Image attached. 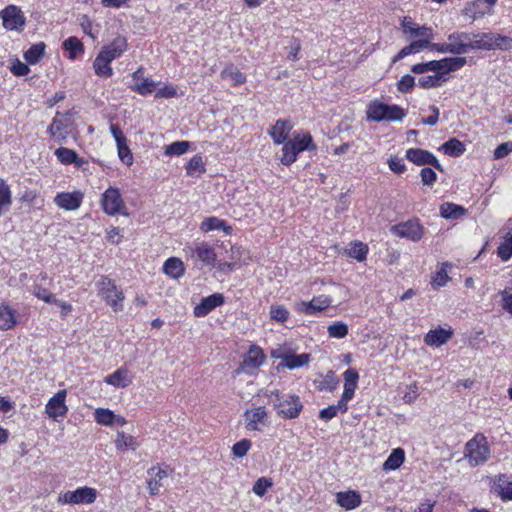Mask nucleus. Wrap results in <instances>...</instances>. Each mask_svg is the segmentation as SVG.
<instances>
[{"mask_svg": "<svg viewBox=\"0 0 512 512\" xmlns=\"http://www.w3.org/2000/svg\"><path fill=\"white\" fill-rule=\"evenodd\" d=\"M71 116V112H57L49 125L47 132L56 143L64 144L70 136L73 126Z\"/></svg>", "mask_w": 512, "mask_h": 512, "instance_id": "obj_9", "label": "nucleus"}, {"mask_svg": "<svg viewBox=\"0 0 512 512\" xmlns=\"http://www.w3.org/2000/svg\"><path fill=\"white\" fill-rule=\"evenodd\" d=\"M10 70L15 76H25L30 72L29 67L18 59L12 62Z\"/></svg>", "mask_w": 512, "mask_h": 512, "instance_id": "obj_60", "label": "nucleus"}, {"mask_svg": "<svg viewBox=\"0 0 512 512\" xmlns=\"http://www.w3.org/2000/svg\"><path fill=\"white\" fill-rule=\"evenodd\" d=\"M344 390L343 395L344 398H353L356 387H357V381L359 378L358 372L355 369H347L344 374Z\"/></svg>", "mask_w": 512, "mask_h": 512, "instance_id": "obj_36", "label": "nucleus"}, {"mask_svg": "<svg viewBox=\"0 0 512 512\" xmlns=\"http://www.w3.org/2000/svg\"><path fill=\"white\" fill-rule=\"evenodd\" d=\"M63 48L68 52V57L75 60L78 56L84 53V46L82 42L74 36L68 37L63 42Z\"/></svg>", "mask_w": 512, "mask_h": 512, "instance_id": "obj_40", "label": "nucleus"}, {"mask_svg": "<svg viewBox=\"0 0 512 512\" xmlns=\"http://www.w3.org/2000/svg\"><path fill=\"white\" fill-rule=\"evenodd\" d=\"M419 396V389L416 383L407 386V390L403 396L405 403H413Z\"/></svg>", "mask_w": 512, "mask_h": 512, "instance_id": "obj_61", "label": "nucleus"}, {"mask_svg": "<svg viewBox=\"0 0 512 512\" xmlns=\"http://www.w3.org/2000/svg\"><path fill=\"white\" fill-rule=\"evenodd\" d=\"M465 64V57H450L415 64L411 67V71L415 74L433 72L432 75H423L418 78V85L421 88L430 89L440 87L448 81L451 72L461 69Z\"/></svg>", "mask_w": 512, "mask_h": 512, "instance_id": "obj_1", "label": "nucleus"}, {"mask_svg": "<svg viewBox=\"0 0 512 512\" xmlns=\"http://www.w3.org/2000/svg\"><path fill=\"white\" fill-rule=\"evenodd\" d=\"M100 205L103 212L108 216L123 215L129 216L128 208L122 198L120 190L116 187L107 188L101 195Z\"/></svg>", "mask_w": 512, "mask_h": 512, "instance_id": "obj_7", "label": "nucleus"}, {"mask_svg": "<svg viewBox=\"0 0 512 512\" xmlns=\"http://www.w3.org/2000/svg\"><path fill=\"white\" fill-rule=\"evenodd\" d=\"M278 358L282 360L281 365L290 370L306 366L311 360V356L308 353L293 354L291 352H284Z\"/></svg>", "mask_w": 512, "mask_h": 512, "instance_id": "obj_25", "label": "nucleus"}, {"mask_svg": "<svg viewBox=\"0 0 512 512\" xmlns=\"http://www.w3.org/2000/svg\"><path fill=\"white\" fill-rule=\"evenodd\" d=\"M16 323L15 311L8 306H2V330L11 329Z\"/></svg>", "mask_w": 512, "mask_h": 512, "instance_id": "obj_49", "label": "nucleus"}, {"mask_svg": "<svg viewBox=\"0 0 512 512\" xmlns=\"http://www.w3.org/2000/svg\"><path fill=\"white\" fill-rule=\"evenodd\" d=\"M245 427L249 431H262L269 425L268 413L264 406L248 409L244 413Z\"/></svg>", "mask_w": 512, "mask_h": 512, "instance_id": "obj_14", "label": "nucleus"}, {"mask_svg": "<svg viewBox=\"0 0 512 512\" xmlns=\"http://www.w3.org/2000/svg\"><path fill=\"white\" fill-rule=\"evenodd\" d=\"M114 412L110 409L97 408L94 411L95 421L103 426H112Z\"/></svg>", "mask_w": 512, "mask_h": 512, "instance_id": "obj_47", "label": "nucleus"}, {"mask_svg": "<svg viewBox=\"0 0 512 512\" xmlns=\"http://www.w3.org/2000/svg\"><path fill=\"white\" fill-rule=\"evenodd\" d=\"M111 60L103 53L99 52L93 62V69L97 76L101 78H109L113 75V68L111 67Z\"/></svg>", "mask_w": 512, "mask_h": 512, "instance_id": "obj_33", "label": "nucleus"}, {"mask_svg": "<svg viewBox=\"0 0 512 512\" xmlns=\"http://www.w3.org/2000/svg\"><path fill=\"white\" fill-rule=\"evenodd\" d=\"M259 395L267 397L268 404L272 405L277 414L285 419H295L299 417L303 404L300 398L295 394L283 393L279 390H261Z\"/></svg>", "mask_w": 512, "mask_h": 512, "instance_id": "obj_2", "label": "nucleus"}, {"mask_svg": "<svg viewBox=\"0 0 512 512\" xmlns=\"http://www.w3.org/2000/svg\"><path fill=\"white\" fill-rule=\"evenodd\" d=\"M104 382L116 388H126L132 383V376L125 367H120L104 378Z\"/></svg>", "mask_w": 512, "mask_h": 512, "instance_id": "obj_30", "label": "nucleus"}, {"mask_svg": "<svg viewBox=\"0 0 512 512\" xmlns=\"http://www.w3.org/2000/svg\"><path fill=\"white\" fill-rule=\"evenodd\" d=\"M220 77L223 80H230L233 86H238L246 82V76L239 71L234 65H229L225 67L221 73Z\"/></svg>", "mask_w": 512, "mask_h": 512, "instance_id": "obj_38", "label": "nucleus"}, {"mask_svg": "<svg viewBox=\"0 0 512 512\" xmlns=\"http://www.w3.org/2000/svg\"><path fill=\"white\" fill-rule=\"evenodd\" d=\"M465 456L472 466L485 463L490 456L488 441L483 434H476L466 443Z\"/></svg>", "mask_w": 512, "mask_h": 512, "instance_id": "obj_8", "label": "nucleus"}, {"mask_svg": "<svg viewBox=\"0 0 512 512\" xmlns=\"http://www.w3.org/2000/svg\"><path fill=\"white\" fill-rule=\"evenodd\" d=\"M54 154L58 161L63 165H70L76 159V152L66 147L56 149Z\"/></svg>", "mask_w": 512, "mask_h": 512, "instance_id": "obj_48", "label": "nucleus"}, {"mask_svg": "<svg viewBox=\"0 0 512 512\" xmlns=\"http://www.w3.org/2000/svg\"><path fill=\"white\" fill-rule=\"evenodd\" d=\"M415 85V79L413 76L406 74L401 77V79L397 83V89L401 93H408L412 91Z\"/></svg>", "mask_w": 512, "mask_h": 512, "instance_id": "obj_57", "label": "nucleus"}, {"mask_svg": "<svg viewBox=\"0 0 512 512\" xmlns=\"http://www.w3.org/2000/svg\"><path fill=\"white\" fill-rule=\"evenodd\" d=\"M98 492L95 488L84 486L76 490H68L58 495L59 504H92L97 499Z\"/></svg>", "mask_w": 512, "mask_h": 512, "instance_id": "obj_10", "label": "nucleus"}, {"mask_svg": "<svg viewBox=\"0 0 512 512\" xmlns=\"http://www.w3.org/2000/svg\"><path fill=\"white\" fill-rule=\"evenodd\" d=\"M191 257L201 261L204 265L214 266L216 253L214 248L207 242H200L190 247Z\"/></svg>", "mask_w": 512, "mask_h": 512, "instance_id": "obj_21", "label": "nucleus"}, {"mask_svg": "<svg viewBox=\"0 0 512 512\" xmlns=\"http://www.w3.org/2000/svg\"><path fill=\"white\" fill-rule=\"evenodd\" d=\"M327 332L332 338L342 339L348 334V327L343 322H335L328 326Z\"/></svg>", "mask_w": 512, "mask_h": 512, "instance_id": "obj_52", "label": "nucleus"}, {"mask_svg": "<svg viewBox=\"0 0 512 512\" xmlns=\"http://www.w3.org/2000/svg\"><path fill=\"white\" fill-rule=\"evenodd\" d=\"M33 295L46 303L56 302L55 296L39 282H34Z\"/></svg>", "mask_w": 512, "mask_h": 512, "instance_id": "obj_50", "label": "nucleus"}, {"mask_svg": "<svg viewBox=\"0 0 512 512\" xmlns=\"http://www.w3.org/2000/svg\"><path fill=\"white\" fill-rule=\"evenodd\" d=\"M177 94L176 88L172 85H165L159 89L156 88L155 97L156 98H172Z\"/></svg>", "mask_w": 512, "mask_h": 512, "instance_id": "obj_62", "label": "nucleus"}, {"mask_svg": "<svg viewBox=\"0 0 512 512\" xmlns=\"http://www.w3.org/2000/svg\"><path fill=\"white\" fill-rule=\"evenodd\" d=\"M440 150L451 157H459L465 152V146L460 140L452 138L446 141Z\"/></svg>", "mask_w": 512, "mask_h": 512, "instance_id": "obj_42", "label": "nucleus"}, {"mask_svg": "<svg viewBox=\"0 0 512 512\" xmlns=\"http://www.w3.org/2000/svg\"><path fill=\"white\" fill-rule=\"evenodd\" d=\"M367 119L375 122H396L402 121L406 111L398 105H388L378 100H373L367 106Z\"/></svg>", "mask_w": 512, "mask_h": 512, "instance_id": "obj_4", "label": "nucleus"}, {"mask_svg": "<svg viewBox=\"0 0 512 512\" xmlns=\"http://www.w3.org/2000/svg\"><path fill=\"white\" fill-rule=\"evenodd\" d=\"M497 255L502 261H508L512 257V235H509L499 245Z\"/></svg>", "mask_w": 512, "mask_h": 512, "instance_id": "obj_51", "label": "nucleus"}, {"mask_svg": "<svg viewBox=\"0 0 512 512\" xmlns=\"http://www.w3.org/2000/svg\"><path fill=\"white\" fill-rule=\"evenodd\" d=\"M66 394V390H60L49 399L45 406V412L49 418L57 420L59 417L66 415L68 411V407L65 403Z\"/></svg>", "mask_w": 512, "mask_h": 512, "instance_id": "obj_17", "label": "nucleus"}, {"mask_svg": "<svg viewBox=\"0 0 512 512\" xmlns=\"http://www.w3.org/2000/svg\"><path fill=\"white\" fill-rule=\"evenodd\" d=\"M451 54L461 55L471 50V34L466 32H453L447 37Z\"/></svg>", "mask_w": 512, "mask_h": 512, "instance_id": "obj_20", "label": "nucleus"}, {"mask_svg": "<svg viewBox=\"0 0 512 512\" xmlns=\"http://www.w3.org/2000/svg\"><path fill=\"white\" fill-rule=\"evenodd\" d=\"M143 73V68H139L132 74V79L135 83L131 89L141 96H147L156 91L158 83L149 77L145 78Z\"/></svg>", "mask_w": 512, "mask_h": 512, "instance_id": "obj_18", "label": "nucleus"}, {"mask_svg": "<svg viewBox=\"0 0 512 512\" xmlns=\"http://www.w3.org/2000/svg\"><path fill=\"white\" fill-rule=\"evenodd\" d=\"M200 230L205 233L214 230H223L225 234L229 235L232 232V227L227 225V223L224 220L212 216L205 218L202 221L200 225Z\"/></svg>", "mask_w": 512, "mask_h": 512, "instance_id": "obj_35", "label": "nucleus"}, {"mask_svg": "<svg viewBox=\"0 0 512 512\" xmlns=\"http://www.w3.org/2000/svg\"><path fill=\"white\" fill-rule=\"evenodd\" d=\"M115 447L119 451L132 450L135 451L139 447V443L136 438L124 433L123 431H117L115 439Z\"/></svg>", "mask_w": 512, "mask_h": 512, "instance_id": "obj_37", "label": "nucleus"}, {"mask_svg": "<svg viewBox=\"0 0 512 512\" xmlns=\"http://www.w3.org/2000/svg\"><path fill=\"white\" fill-rule=\"evenodd\" d=\"M171 469L161 468L160 466H153L148 470L150 479L148 480V490L150 494L156 495L159 493L160 488L164 486L163 481L168 477Z\"/></svg>", "mask_w": 512, "mask_h": 512, "instance_id": "obj_22", "label": "nucleus"}, {"mask_svg": "<svg viewBox=\"0 0 512 512\" xmlns=\"http://www.w3.org/2000/svg\"><path fill=\"white\" fill-rule=\"evenodd\" d=\"M404 34L410 38L433 37L431 27L419 26L411 18L404 17L401 23Z\"/></svg>", "mask_w": 512, "mask_h": 512, "instance_id": "obj_26", "label": "nucleus"}, {"mask_svg": "<svg viewBox=\"0 0 512 512\" xmlns=\"http://www.w3.org/2000/svg\"><path fill=\"white\" fill-rule=\"evenodd\" d=\"M452 335L453 333L450 329L446 330L443 328H437L434 330H430L425 335L424 343L430 347H439L448 342L451 339Z\"/></svg>", "mask_w": 512, "mask_h": 512, "instance_id": "obj_31", "label": "nucleus"}, {"mask_svg": "<svg viewBox=\"0 0 512 512\" xmlns=\"http://www.w3.org/2000/svg\"><path fill=\"white\" fill-rule=\"evenodd\" d=\"M512 151V141L504 142L497 146L494 150V158L501 159L507 156Z\"/></svg>", "mask_w": 512, "mask_h": 512, "instance_id": "obj_63", "label": "nucleus"}, {"mask_svg": "<svg viewBox=\"0 0 512 512\" xmlns=\"http://www.w3.org/2000/svg\"><path fill=\"white\" fill-rule=\"evenodd\" d=\"M163 271L166 275L178 279L184 274L183 262L178 258H169L163 265Z\"/></svg>", "mask_w": 512, "mask_h": 512, "instance_id": "obj_39", "label": "nucleus"}, {"mask_svg": "<svg viewBox=\"0 0 512 512\" xmlns=\"http://www.w3.org/2000/svg\"><path fill=\"white\" fill-rule=\"evenodd\" d=\"M270 317L277 322L284 323L289 317V312L282 305L272 306L270 309Z\"/></svg>", "mask_w": 512, "mask_h": 512, "instance_id": "obj_56", "label": "nucleus"}, {"mask_svg": "<svg viewBox=\"0 0 512 512\" xmlns=\"http://www.w3.org/2000/svg\"><path fill=\"white\" fill-rule=\"evenodd\" d=\"M224 303V296L220 293L212 294L205 297L201 302L194 307V315L196 317H205L212 310L221 306Z\"/></svg>", "mask_w": 512, "mask_h": 512, "instance_id": "obj_23", "label": "nucleus"}, {"mask_svg": "<svg viewBox=\"0 0 512 512\" xmlns=\"http://www.w3.org/2000/svg\"><path fill=\"white\" fill-rule=\"evenodd\" d=\"M387 163L390 170L396 174H402L406 171V166L401 158L390 157Z\"/></svg>", "mask_w": 512, "mask_h": 512, "instance_id": "obj_59", "label": "nucleus"}, {"mask_svg": "<svg viewBox=\"0 0 512 512\" xmlns=\"http://www.w3.org/2000/svg\"><path fill=\"white\" fill-rule=\"evenodd\" d=\"M116 145H117V151H118V156H119L120 160L128 166L132 165L133 156H132V153L127 145V140L122 141L121 143H117Z\"/></svg>", "mask_w": 512, "mask_h": 512, "instance_id": "obj_53", "label": "nucleus"}, {"mask_svg": "<svg viewBox=\"0 0 512 512\" xmlns=\"http://www.w3.org/2000/svg\"><path fill=\"white\" fill-rule=\"evenodd\" d=\"M497 0H475L466 5L464 8V14L473 20L483 17L484 15H490L493 12Z\"/></svg>", "mask_w": 512, "mask_h": 512, "instance_id": "obj_19", "label": "nucleus"}, {"mask_svg": "<svg viewBox=\"0 0 512 512\" xmlns=\"http://www.w3.org/2000/svg\"><path fill=\"white\" fill-rule=\"evenodd\" d=\"M471 50H493L512 48V39L493 32L472 34Z\"/></svg>", "mask_w": 512, "mask_h": 512, "instance_id": "obj_6", "label": "nucleus"}, {"mask_svg": "<svg viewBox=\"0 0 512 512\" xmlns=\"http://www.w3.org/2000/svg\"><path fill=\"white\" fill-rule=\"evenodd\" d=\"M466 209L454 203H444L440 206V215L445 219H458L465 215Z\"/></svg>", "mask_w": 512, "mask_h": 512, "instance_id": "obj_41", "label": "nucleus"}, {"mask_svg": "<svg viewBox=\"0 0 512 512\" xmlns=\"http://www.w3.org/2000/svg\"><path fill=\"white\" fill-rule=\"evenodd\" d=\"M127 39L123 36H117L109 44L104 45L100 50L111 61L118 59L127 50Z\"/></svg>", "mask_w": 512, "mask_h": 512, "instance_id": "obj_24", "label": "nucleus"}, {"mask_svg": "<svg viewBox=\"0 0 512 512\" xmlns=\"http://www.w3.org/2000/svg\"><path fill=\"white\" fill-rule=\"evenodd\" d=\"M205 171L203 158L200 155H194L186 165V174L190 177H198Z\"/></svg>", "mask_w": 512, "mask_h": 512, "instance_id": "obj_43", "label": "nucleus"}, {"mask_svg": "<svg viewBox=\"0 0 512 512\" xmlns=\"http://www.w3.org/2000/svg\"><path fill=\"white\" fill-rule=\"evenodd\" d=\"M391 232L397 237L406 238L412 242H418L423 237L424 227L419 223L418 219H409L405 222L393 225Z\"/></svg>", "mask_w": 512, "mask_h": 512, "instance_id": "obj_12", "label": "nucleus"}, {"mask_svg": "<svg viewBox=\"0 0 512 512\" xmlns=\"http://www.w3.org/2000/svg\"><path fill=\"white\" fill-rule=\"evenodd\" d=\"M369 252V247L367 244L362 241H352L350 242L344 250V253L358 262H363L367 258V254Z\"/></svg>", "mask_w": 512, "mask_h": 512, "instance_id": "obj_32", "label": "nucleus"}, {"mask_svg": "<svg viewBox=\"0 0 512 512\" xmlns=\"http://www.w3.org/2000/svg\"><path fill=\"white\" fill-rule=\"evenodd\" d=\"M45 47L46 46L43 42L32 45L24 53V58L27 61V63L31 65L37 64L44 55Z\"/></svg>", "mask_w": 512, "mask_h": 512, "instance_id": "obj_44", "label": "nucleus"}, {"mask_svg": "<svg viewBox=\"0 0 512 512\" xmlns=\"http://www.w3.org/2000/svg\"><path fill=\"white\" fill-rule=\"evenodd\" d=\"M292 128L293 125L289 121L278 119L276 123L272 126L269 134L275 144L284 145V143L287 142L286 139Z\"/></svg>", "mask_w": 512, "mask_h": 512, "instance_id": "obj_29", "label": "nucleus"}, {"mask_svg": "<svg viewBox=\"0 0 512 512\" xmlns=\"http://www.w3.org/2000/svg\"><path fill=\"white\" fill-rule=\"evenodd\" d=\"M190 147L188 141H176L165 146L164 154L166 156H181L185 154Z\"/></svg>", "mask_w": 512, "mask_h": 512, "instance_id": "obj_46", "label": "nucleus"}, {"mask_svg": "<svg viewBox=\"0 0 512 512\" xmlns=\"http://www.w3.org/2000/svg\"><path fill=\"white\" fill-rule=\"evenodd\" d=\"M423 185L432 186L437 180V174L431 168L425 167L420 171Z\"/></svg>", "mask_w": 512, "mask_h": 512, "instance_id": "obj_58", "label": "nucleus"}, {"mask_svg": "<svg viewBox=\"0 0 512 512\" xmlns=\"http://www.w3.org/2000/svg\"><path fill=\"white\" fill-rule=\"evenodd\" d=\"M96 287L98 296L105 301L114 312H120L124 309V293L112 279L107 276H101L96 283Z\"/></svg>", "mask_w": 512, "mask_h": 512, "instance_id": "obj_5", "label": "nucleus"}, {"mask_svg": "<svg viewBox=\"0 0 512 512\" xmlns=\"http://www.w3.org/2000/svg\"><path fill=\"white\" fill-rule=\"evenodd\" d=\"M26 18L22 10L15 5H9L2 10V26L11 31L24 30Z\"/></svg>", "mask_w": 512, "mask_h": 512, "instance_id": "obj_13", "label": "nucleus"}, {"mask_svg": "<svg viewBox=\"0 0 512 512\" xmlns=\"http://www.w3.org/2000/svg\"><path fill=\"white\" fill-rule=\"evenodd\" d=\"M250 448L251 441L248 439H242L233 445L232 452L235 457L242 458L248 453Z\"/></svg>", "mask_w": 512, "mask_h": 512, "instance_id": "obj_55", "label": "nucleus"}, {"mask_svg": "<svg viewBox=\"0 0 512 512\" xmlns=\"http://www.w3.org/2000/svg\"><path fill=\"white\" fill-rule=\"evenodd\" d=\"M330 297L326 295H320L314 297L309 302H302L299 310L307 315H315L316 313L328 308L331 305Z\"/></svg>", "mask_w": 512, "mask_h": 512, "instance_id": "obj_27", "label": "nucleus"}, {"mask_svg": "<svg viewBox=\"0 0 512 512\" xmlns=\"http://www.w3.org/2000/svg\"><path fill=\"white\" fill-rule=\"evenodd\" d=\"M273 482L271 479L261 477L253 485L252 491L259 497L266 494L267 490L272 487Z\"/></svg>", "mask_w": 512, "mask_h": 512, "instance_id": "obj_54", "label": "nucleus"}, {"mask_svg": "<svg viewBox=\"0 0 512 512\" xmlns=\"http://www.w3.org/2000/svg\"><path fill=\"white\" fill-rule=\"evenodd\" d=\"M316 149L317 146L309 132H296L291 140L284 143L280 161L283 165L289 166L296 161L299 153Z\"/></svg>", "mask_w": 512, "mask_h": 512, "instance_id": "obj_3", "label": "nucleus"}, {"mask_svg": "<svg viewBox=\"0 0 512 512\" xmlns=\"http://www.w3.org/2000/svg\"><path fill=\"white\" fill-rule=\"evenodd\" d=\"M83 199L84 194L79 190L73 192H60L54 197V203L60 209L75 211L81 206Z\"/></svg>", "mask_w": 512, "mask_h": 512, "instance_id": "obj_16", "label": "nucleus"}, {"mask_svg": "<svg viewBox=\"0 0 512 512\" xmlns=\"http://www.w3.org/2000/svg\"><path fill=\"white\" fill-rule=\"evenodd\" d=\"M501 295L503 309L512 314V287L503 290Z\"/></svg>", "mask_w": 512, "mask_h": 512, "instance_id": "obj_64", "label": "nucleus"}, {"mask_svg": "<svg viewBox=\"0 0 512 512\" xmlns=\"http://www.w3.org/2000/svg\"><path fill=\"white\" fill-rule=\"evenodd\" d=\"M495 492L503 501H512V477L500 475L495 482Z\"/></svg>", "mask_w": 512, "mask_h": 512, "instance_id": "obj_34", "label": "nucleus"}, {"mask_svg": "<svg viewBox=\"0 0 512 512\" xmlns=\"http://www.w3.org/2000/svg\"><path fill=\"white\" fill-rule=\"evenodd\" d=\"M405 459L404 451L401 448L394 449L384 462V469L395 470L401 466Z\"/></svg>", "mask_w": 512, "mask_h": 512, "instance_id": "obj_45", "label": "nucleus"}, {"mask_svg": "<svg viewBox=\"0 0 512 512\" xmlns=\"http://www.w3.org/2000/svg\"><path fill=\"white\" fill-rule=\"evenodd\" d=\"M361 502V496L355 490L341 491L336 494V503L346 510L356 509Z\"/></svg>", "mask_w": 512, "mask_h": 512, "instance_id": "obj_28", "label": "nucleus"}, {"mask_svg": "<svg viewBox=\"0 0 512 512\" xmlns=\"http://www.w3.org/2000/svg\"><path fill=\"white\" fill-rule=\"evenodd\" d=\"M265 360L266 355L262 348L257 345H251L247 353L244 355L240 366L237 368L236 373L254 375L264 364Z\"/></svg>", "mask_w": 512, "mask_h": 512, "instance_id": "obj_11", "label": "nucleus"}, {"mask_svg": "<svg viewBox=\"0 0 512 512\" xmlns=\"http://www.w3.org/2000/svg\"><path fill=\"white\" fill-rule=\"evenodd\" d=\"M405 157L408 161L415 165L422 166L429 164L435 169L443 171V168L435 155L427 150L420 148H410L406 151Z\"/></svg>", "mask_w": 512, "mask_h": 512, "instance_id": "obj_15", "label": "nucleus"}]
</instances>
